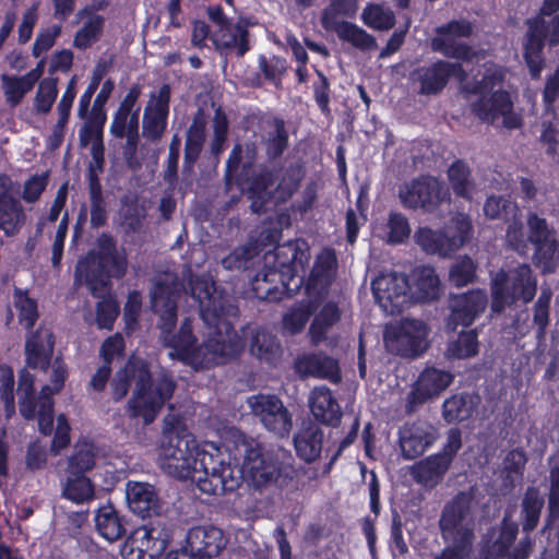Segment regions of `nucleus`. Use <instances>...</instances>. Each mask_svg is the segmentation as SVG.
I'll list each match as a JSON object with an SVG mask.
<instances>
[{"mask_svg":"<svg viewBox=\"0 0 559 559\" xmlns=\"http://www.w3.org/2000/svg\"><path fill=\"white\" fill-rule=\"evenodd\" d=\"M160 444V467L178 479H192L209 495L222 496L241 486V473L225 464V453L214 442L202 447L180 420H165Z\"/></svg>","mask_w":559,"mask_h":559,"instance_id":"obj_1","label":"nucleus"},{"mask_svg":"<svg viewBox=\"0 0 559 559\" xmlns=\"http://www.w3.org/2000/svg\"><path fill=\"white\" fill-rule=\"evenodd\" d=\"M259 146L253 140L236 143L226 160L225 179H233L239 190L250 201V210L254 214L266 212L267 205L277 199L288 201L299 189L300 169L288 167L278 178L277 171L267 164H257Z\"/></svg>","mask_w":559,"mask_h":559,"instance_id":"obj_2","label":"nucleus"},{"mask_svg":"<svg viewBox=\"0 0 559 559\" xmlns=\"http://www.w3.org/2000/svg\"><path fill=\"white\" fill-rule=\"evenodd\" d=\"M191 293L199 302L200 317L212 330L211 335L201 344L199 369H210L236 358L245 348V341L238 334L227 317L237 316L238 307L228 296L218 294L214 283L197 280Z\"/></svg>","mask_w":559,"mask_h":559,"instance_id":"obj_3","label":"nucleus"},{"mask_svg":"<svg viewBox=\"0 0 559 559\" xmlns=\"http://www.w3.org/2000/svg\"><path fill=\"white\" fill-rule=\"evenodd\" d=\"M132 382L135 388L127 404L128 415L130 418H142L144 424L150 425L174 395L177 388L174 374L170 370L163 368L153 380L150 362L142 357L131 355L111 381L115 402L127 396Z\"/></svg>","mask_w":559,"mask_h":559,"instance_id":"obj_4","label":"nucleus"},{"mask_svg":"<svg viewBox=\"0 0 559 559\" xmlns=\"http://www.w3.org/2000/svg\"><path fill=\"white\" fill-rule=\"evenodd\" d=\"M276 261L282 270L267 267L251 281L253 296L264 301H281L284 297H290L304 284L299 280L295 288L289 287V281L294 280L298 270H304L309 261V250L301 248L298 241H288L276 248Z\"/></svg>","mask_w":559,"mask_h":559,"instance_id":"obj_5","label":"nucleus"},{"mask_svg":"<svg viewBox=\"0 0 559 559\" xmlns=\"http://www.w3.org/2000/svg\"><path fill=\"white\" fill-rule=\"evenodd\" d=\"M128 270V255L123 247L118 248L117 239L110 233H102L90 250L79 262L76 271L84 276L93 295L103 290L110 278H122Z\"/></svg>","mask_w":559,"mask_h":559,"instance_id":"obj_6","label":"nucleus"},{"mask_svg":"<svg viewBox=\"0 0 559 559\" xmlns=\"http://www.w3.org/2000/svg\"><path fill=\"white\" fill-rule=\"evenodd\" d=\"M491 310L501 313L507 307L530 304L537 293V278L530 264L522 263L509 271L500 270L491 280Z\"/></svg>","mask_w":559,"mask_h":559,"instance_id":"obj_7","label":"nucleus"},{"mask_svg":"<svg viewBox=\"0 0 559 559\" xmlns=\"http://www.w3.org/2000/svg\"><path fill=\"white\" fill-rule=\"evenodd\" d=\"M472 502L469 493L459 491L444 504L438 522L443 542L474 544V525L466 522L472 514Z\"/></svg>","mask_w":559,"mask_h":559,"instance_id":"obj_8","label":"nucleus"},{"mask_svg":"<svg viewBox=\"0 0 559 559\" xmlns=\"http://www.w3.org/2000/svg\"><path fill=\"white\" fill-rule=\"evenodd\" d=\"M174 538V530L160 520L139 527L124 545L126 559H160Z\"/></svg>","mask_w":559,"mask_h":559,"instance_id":"obj_9","label":"nucleus"},{"mask_svg":"<svg viewBox=\"0 0 559 559\" xmlns=\"http://www.w3.org/2000/svg\"><path fill=\"white\" fill-rule=\"evenodd\" d=\"M427 335L428 329L423 321L405 318L399 324L386 328L383 340L390 353L415 358L427 349Z\"/></svg>","mask_w":559,"mask_h":559,"instance_id":"obj_10","label":"nucleus"},{"mask_svg":"<svg viewBox=\"0 0 559 559\" xmlns=\"http://www.w3.org/2000/svg\"><path fill=\"white\" fill-rule=\"evenodd\" d=\"M528 241L534 246L533 263L543 274L554 273L559 259V240L546 218L532 213L527 217Z\"/></svg>","mask_w":559,"mask_h":559,"instance_id":"obj_11","label":"nucleus"},{"mask_svg":"<svg viewBox=\"0 0 559 559\" xmlns=\"http://www.w3.org/2000/svg\"><path fill=\"white\" fill-rule=\"evenodd\" d=\"M399 199L407 210L435 212L442 202V186L431 176H420L399 188Z\"/></svg>","mask_w":559,"mask_h":559,"instance_id":"obj_12","label":"nucleus"},{"mask_svg":"<svg viewBox=\"0 0 559 559\" xmlns=\"http://www.w3.org/2000/svg\"><path fill=\"white\" fill-rule=\"evenodd\" d=\"M251 413L257 416L264 428L283 438L293 427L292 414L282 400L274 394H257L248 399Z\"/></svg>","mask_w":559,"mask_h":559,"instance_id":"obj_13","label":"nucleus"},{"mask_svg":"<svg viewBox=\"0 0 559 559\" xmlns=\"http://www.w3.org/2000/svg\"><path fill=\"white\" fill-rule=\"evenodd\" d=\"M471 107L483 122L492 124L502 118V126L506 129L513 130L522 127V117L513 111V102L507 91L497 90L489 96H480Z\"/></svg>","mask_w":559,"mask_h":559,"instance_id":"obj_14","label":"nucleus"},{"mask_svg":"<svg viewBox=\"0 0 559 559\" xmlns=\"http://www.w3.org/2000/svg\"><path fill=\"white\" fill-rule=\"evenodd\" d=\"M454 381V374L436 367H426L418 376L406 397L405 411L412 414L433 397L439 396Z\"/></svg>","mask_w":559,"mask_h":559,"instance_id":"obj_15","label":"nucleus"},{"mask_svg":"<svg viewBox=\"0 0 559 559\" xmlns=\"http://www.w3.org/2000/svg\"><path fill=\"white\" fill-rule=\"evenodd\" d=\"M372 292L385 311L400 312L412 301L411 284L404 273L382 274L372 282Z\"/></svg>","mask_w":559,"mask_h":559,"instance_id":"obj_16","label":"nucleus"},{"mask_svg":"<svg viewBox=\"0 0 559 559\" xmlns=\"http://www.w3.org/2000/svg\"><path fill=\"white\" fill-rule=\"evenodd\" d=\"M488 297L484 289H471L463 294L451 295L449 308L451 310L447 325L451 330L457 326H469L486 309Z\"/></svg>","mask_w":559,"mask_h":559,"instance_id":"obj_17","label":"nucleus"},{"mask_svg":"<svg viewBox=\"0 0 559 559\" xmlns=\"http://www.w3.org/2000/svg\"><path fill=\"white\" fill-rule=\"evenodd\" d=\"M421 95H438L452 76L462 79L465 71L461 63L437 60L429 66L417 68L414 73Z\"/></svg>","mask_w":559,"mask_h":559,"instance_id":"obj_18","label":"nucleus"},{"mask_svg":"<svg viewBox=\"0 0 559 559\" xmlns=\"http://www.w3.org/2000/svg\"><path fill=\"white\" fill-rule=\"evenodd\" d=\"M337 266L336 253L326 248L316 258L310 274L305 283V293L309 298L322 300L331 286Z\"/></svg>","mask_w":559,"mask_h":559,"instance_id":"obj_19","label":"nucleus"},{"mask_svg":"<svg viewBox=\"0 0 559 559\" xmlns=\"http://www.w3.org/2000/svg\"><path fill=\"white\" fill-rule=\"evenodd\" d=\"M170 97L171 88L169 84H163L157 95H151L153 106H148L145 109L143 117L142 134L145 139L152 142L162 139L167 128Z\"/></svg>","mask_w":559,"mask_h":559,"instance_id":"obj_20","label":"nucleus"},{"mask_svg":"<svg viewBox=\"0 0 559 559\" xmlns=\"http://www.w3.org/2000/svg\"><path fill=\"white\" fill-rule=\"evenodd\" d=\"M296 477L292 463L281 461L277 455L269 453L257 467H250V478L255 487L275 485L280 488L288 486Z\"/></svg>","mask_w":559,"mask_h":559,"instance_id":"obj_21","label":"nucleus"},{"mask_svg":"<svg viewBox=\"0 0 559 559\" xmlns=\"http://www.w3.org/2000/svg\"><path fill=\"white\" fill-rule=\"evenodd\" d=\"M186 543L198 559H212L226 547L224 532L214 525H199L189 528Z\"/></svg>","mask_w":559,"mask_h":559,"instance_id":"obj_22","label":"nucleus"},{"mask_svg":"<svg viewBox=\"0 0 559 559\" xmlns=\"http://www.w3.org/2000/svg\"><path fill=\"white\" fill-rule=\"evenodd\" d=\"M164 342L167 347L171 348L170 358L199 369L201 345H198L190 318H185L179 331L176 334L174 332L169 334L168 340H164Z\"/></svg>","mask_w":559,"mask_h":559,"instance_id":"obj_23","label":"nucleus"},{"mask_svg":"<svg viewBox=\"0 0 559 559\" xmlns=\"http://www.w3.org/2000/svg\"><path fill=\"white\" fill-rule=\"evenodd\" d=\"M247 119L258 120L269 130L262 138L267 162L280 159L289 147V133L285 120L280 116L252 114Z\"/></svg>","mask_w":559,"mask_h":559,"instance_id":"obj_24","label":"nucleus"},{"mask_svg":"<svg viewBox=\"0 0 559 559\" xmlns=\"http://www.w3.org/2000/svg\"><path fill=\"white\" fill-rule=\"evenodd\" d=\"M437 439L435 427L424 420L406 424L400 431V445L404 459L414 460L423 455Z\"/></svg>","mask_w":559,"mask_h":559,"instance_id":"obj_25","label":"nucleus"},{"mask_svg":"<svg viewBox=\"0 0 559 559\" xmlns=\"http://www.w3.org/2000/svg\"><path fill=\"white\" fill-rule=\"evenodd\" d=\"M323 442V429L310 418L301 420L293 437L296 455L307 464L321 457Z\"/></svg>","mask_w":559,"mask_h":559,"instance_id":"obj_26","label":"nucleus"},{"mask_svg":"<svg viewBox=\"0 0 559 559\" xmlns=\"http://www.w3.org/2000/svg\"><path fill=\"white\" fill-rule=\"evenodd\" d=\"M55 335L50 329L40 325L31 331L25 341V361L28 368L47 371L53 353Z\"/></svg>","mask_w":559,"mask_h":559,"instance_id":"obj_27","label":"nucleus"},{"mask_svg":"<svg viewBox=\"0 0 559 559\" xmlns=\"http://www.w3.org/2000/svg\"><path fill=\"white\" fill-rule=\"evenodd\" d=\"M26 215L20 199L12 194L7 178L0 176V230L11 237L24 226Z\"/></svg>","mask_w":559,"mask_h":559,"instance_id":"obj_28","label":"nucleus"},{"mask_svg":"<svg viewBox=\"0 0 559 559\" xmlns=\"http://www.w3.org/2000/svg\"><path fill=\"white\" fill-rule=\"evenodd\" d=\"M309 408L318 424L336 428L342 421V408L332 390L328 386H317L311 391Z\"/></svg>","mask_w":559,"mask_h":559,"instance_id":"obj_29","label":"nucleus"},{"mask_svg":"<svg viewBox=\"0 0 559 559\" xmlns=\"http://www.w3.org/2000/svg\"><path fill=\"white\" fill-rule=\"evenodd\" d=\"M152 310L159 316L158 329L163 340H168L177 324V302L173 297L170 288L157 283L151 296Z\"/></svg>","mask_w":559,"mask_h":559,"instance_id":"obj_30","label":"nucleus"},{"mask_svg":"<svg viewBox=\"0 0 559 559\" xmlns=\"http://www.w3.org/2000/svg\"><path fill=\"white\" fill-rule=\"evenodd\" d=\"M127 501L130 510L141 518L158 514L162 509L157 491L148 483L129 481L127 484Z\"/></svg>","mask_w":559,"mask_h":559,"instance_id":"obj_31","label":"nucleus"},{"mask_svg":"<svg viewBox=\"0 0 559 559\" xmlns=\"http://www.w3.org/2000/svg\"><path fill=\"white\" fill-rule=\"evenodd\" d=\"M296 371L319 379H328L334 383L341 380L338 361L324 353H310L298 357Z\"/></svg>","mask_w":559,"mask_h":559,"instance_id":"obj_32","label":"nucleus"},{"mask_svg":"<svg viewBox=\"0 0 559 559\" xmlns=\"http://www.w3.org/2000/svg\"><path fill=\"white\" fill-rule=\"evenodd\" d=\"M249 352L258 360L269 366H276L283 355V348L277 336L264 329H258L253 333Z\"/></svg>","mask_w":559,"mask_h":559,"instance_id":"obj_33","label":"nucleus"},{"mask_svg":"<svg viewBox=\"0 0 559 559\" xmlns=\"http://www.w3.org/2000/svg\"><path fill=\"white\" fill-rule=\"evenodd\" d=\"M450 466L448 459L436 453L416 463L412 468V475L416 483L433 488L442 481Z\"/></svg>","mask_w":559,"mask_h":559,"instance_id":"obj_34","label":"nucleus"},{"mask_svg":"<svg viewBox=\"0 0 559 559\" xmlns=\"http://www.w3.org/2000/svg\"><path fill=\"white\" fill-rule=\"evenodd\" d=\"M95 525L98 534L108 542H116L127 533L123 516L119 514L111 503L103 506L97 510Z\"/></svg>","mask_w":559,"mask_h":559,"instance_id":"obj_35","label":"nucleus"},{"mask_svg":"<svg viewBox=\"0 0 559 559\" xmlns=\"http://www.w3.org/2000/svg\"><path fill=\"white\" fill-rule=\"evenodd\" d=\"M368 492H369L370 511L374 514V518H371L369 515L365 516L361 520V531L366 537L370 554L372 556H374L376 555V543H377L374 522H376L377 518L380 515L381 502H380V481H379L377 474L373 471L370 472Z\"/></svg>","mask_w":559,"mask_h":559,"instance_id":"obj_36","label":"nucleus"},{"mask_svg":"<svg viewBox=\"0 0 559 559\" xmlns=\"http://www.w3.org/2000/svg\"><path fill=\"white\" fill-rule=\"evenodd\" d=\"M544 506L545 500L538 488L527 487L521 501L520 512L521 526L524 533L531 534L537 528Z\"/></svg>","mask_w":559,"mask_h":559,"instance_id":"obj_37","label":"nucleus"},{"mask_svg":"<svg viewBox=\"0 0 559 559\" xmlns=\"http://www.w3.org/2000/svg\"><path fill=\"white\" fill-rule=\"evenodd\" d=\"M448 180L453 193L461 199L471 201L476 189L472 169L464 159H455L448 168Z\"/></svg>","mask_w":559,"mask_h":559,"instance_id":"obj_38","label":"nucleus"},{"mask_svg":"<svg viewBox=\"0 0 559 559\" xmlns=\"http://www.w3.org/2000/svg\"><path fill=\"white\" fill-rule=\"evenodd\" d=\"M518 534L519 524L506 513L500 522L497 538L486 551L483 550L484 559H499L507 556Z\"/></svg>","mask_w":559,"mask_h":559,"instance_id":"obj_39","label":"nucleus"},{"mask_svg":"<svg viewBox=\"0 0 559 559\" xmlns=\"http://www.w3.org/2000/svg\"><path fill=\"white\" fill-rule=\"evenodd\" d=\"M440 281L431 266H423L416 273L414 290L411 289L412 301L429 302L439 298Z\"/></svg>","mask_w":559,"mask_h":559,"instance_id":"obj_40","label":"nucleus"},{"mask_svg":"<svg viewBox=\"0 0 559 559\" xmlns=\"http://www.w3.org/2000/svg\"><path fill=\"white\" fill-rule=\"evenodd\" d=\"M341 319V310L336 302H325L319 312L314 316L310 326L309 334L313 344L318 345L326 338L330 329Z\"/></svg>","mask_w":559,"mask_h":559,"instance_id":"obj_41","label":"nucleus"},{"mask_svg":"<svg viewBox=\"0 0 559 559\" xmlns=\"http://www.w3.org/2000/svg\"><path fill=\"white\" fill-rule=\"evenodd\" d=\"M61 496L76 504L88 503L95 499V485L86 475L67 474Z\"/></svg>","mask_w":559,"mask_h":559,"instance_id":"obj_42","label":"nucleus"},{"mask_svg":"<svg viewBox=\"0 0 559 559\" xmlns=\"http://www.w3.org/2000/svg\"><path fill=\"white\" fill-rule=\"evenodd\" d=\"M476 404L468 393L453 394L442 404L443 419L449 424H459L469 419L475 412Z\"/></svg>","mask_w":559,"mask_h":559,"instance_id":"obj_43","label":"nucleus"},{"mask_svg":"<svg viewBox=\"0 0 559 559\" xmlns=\"http://www.w3.org/2000/svg\"><path fill=\"white\" fill-rule=\"evenodd\" d=\"M445 240L451 252H455L469 241L473 234V225L468 215L457 213L443 227Z\"/></svg>","mask_w":559,"mask_h":559,"instance_id":"obj_44","label":"nucleus"},{"mask_svg":"<svg viewBox=\"0 0 559 559\" xmlns=\"http://www.w3.org/2000/svg\"><path fill=\"white\" fill-rule=\"evenodd\" d=\"M545 39H548L550 47L559 45V37H527V41L524 45L523 56L532 79H538L545 67V59L543 57Z\"/></svg>","mask_w":559,"mask_h":559,"instance_id":"obj_45","label":"nucleus"},{"mask_svg":"<svg viewBox=\"0 0 559 559\" xmlns=\"http://www.w3.org/2000/svg\"><path fill=\"white\" fill-rule=\"evenodd\" d=\"M13 305L17 312L19 323L27 331H33L39 319L38 302L32 298L28 290L14 288Z\"/></svg>","mask_w":559,"mask_h":559,"instance_id":"obj_46","label":"nucleus"},{"mask_svg":"<svg viewBox=\"0 0 559 559\" xmlns=\"http://www.w3.org/2000/svg\"><path fill=\"white\" fill-rule=\"evenodd\" d=\"M361 17L368 27L379 32H386L395 25L394 12L383 3H368Z\"/></svg>","mask_w":559,"mask_h":559,"instance_id":"obj_47","label":"nucleus"},{"mask_svg":"<svg viewBox=\"0 0 559 559\" xmlns=\"http://www.w3.org/2000/svg\"><path fill=\"white\" fill-rule=\"evenodd\" d=\"M547 513L542 533L552 530L559 522V463L550 467Z\"/></svg>","mask_w":559,"mask_h":559,"instance_id":"obj_48","label":"nucleus"},{"mask_svg":"<svg viewBox=\"0 0 559 559\" xmlns=\"http://www.w3.org/2000/svg\"><path fill=\"white\" fill-rule=\"evenodd\" d=\"M417 245L427 253L447 257L452 254L443 230H433L429 227H420L415 233Z\"/></svg>","mask_w":559,"mask_h":559,"instance_id":"obj_49","label":"nucleus"},{"mask_svg":"<svg viewBox=\"0 0 559 559\" xmlns=\"http://www.w3.org/2000/svg\"><path fill=\"white\" fill-rule=\"evenodd\" d=\"M459 37H431V47L435 51L441 52L444 57L461 60L473 61L476 51L463 43L457 41Z\"/></svg>","mask_w":559,"mask_h":559,"instance_id":"obj_50","label":"nucleus"},{"mask_svg":"<svg viewBox=\"0 0 559 559\" xmlns=\"http://www.w3.org/2000/svg\"><path fill=\"white\" fill-rule=\"evenodd\" d=\"M114 59L110 57L109 59L100 58L92 72L91 81L84 91V93L81 95L79 100V108H78V116L83 117L86 111L88 110L91 106V102L93 98V95L99 87L104 76L109 72V70L112 68Z\"/></svg>","mask_w":559,"mask_h":559,"instance_id":"obj_51","label":"nucleus"},{"mask_svg":"<svg viewBox=\"0 0 559 559\" xmlns=\"http://www.w3.org/2000/svg\"><path fill=\"white\" fill-rule=\"evenodd\" d=\"M341 12L330 3L321 15L322 27L326 32H334L336 35H369L366 31L358 28L353 23L340 19Z\"/></svg>","mask_w":559,"mask_h":559,"instance_id":"obj_52","label":"nucleus"},{"mask_svg":"<svg viewBox=\"0 0 559 559\" xmlns=\"http://www.w3.org/2000/svg\"><path fill=\"white\" fill-rule=\"evenodd\" d=\"M477 265L468 255L459 257L451 265L449 280L456 287H463L474 283L477 278Z\"/></svg>","mask_w":559,"mask_h":559,"instance_id":"obj_53","label":"nucleus"},{"mask_svg":"<svg viewBox=\"0 0 559 559\" xmlns=\"http://www.w3.org/2000/svg\"><path fill=\"white\" fill-rule=\"evenodd\" d=\"M58 96V79L45 78L39 82L34 98V110L39 115H47Z\"/></svg>","mask_w":559,"mask_h":559,"instance_id":"obj_54","label":"nucleus"},{"mask_svg":"<svg viewBox=\"0 0 559 559\" xmlns=\"http://www.w3.org/2000/svg\"><path fill=\"white\" fill-rule=\"evenodd\" d=\"M238 450L243 452L242 463L239 465L238 463L231 464L225 460V464H228L231 468H238L241 473V479L243 478V473H248L250 475V467H257L260 461H263L264 457L270 452H263V448L255 441H247L242 440L240 444H238ZM227 455L225 454V459Z\"/></svg>","mask_w":559,"mask_h":559,"instance_id":"obj_55","label":"nucleus"},{"mask_svg":"<svg viewBox=\"0 0 559 559\" xmlns=\"http://www.w3.org/2000/svg\"><path fill=\"white\" fill-rule=\"evenodd\" d=\"M258 62L264 79L275 86H281L283 76L288 69L286 59L278 56L266 58L264 55H260Z\"/></svg>","mask_w":559,"mask_h":559,"instance_id":"obj_56","label":"nucleus"},{"mask_svg":"<svg viewBox=\"0 0 559 559\" xmlns=\"http://www.w3.org/2000/svg\"><path fill=\"white\" fill-rule=\"evenodd\" d=\"M478 335L475 330L461 332L456 341L449 345L451 356L460 359L474 357L478 354Z\"/></svg>","mask_w":559,"mask_h":559,"instance_id":"obj_57","label":"nucleus"},{"mask_svg":"<svg viewBox=\"0 0 559 559\" xmlns=\"http://www.w3.org/2000/svg\"><path fill=\"white\" fill-rule=\"evenodd\" d=\"M317 301L318 300L310 298L307 305L292 309L283 318L284 326L292 333H299L302 331L310 317L317 309Z\"/></svg>","mask_w":559,"mask_h":559,"instance_id":"obj_58","label":"nucleus"},{"mask_svg":"<svg viewBox=\"0 0 559 559\" xmlns=\"http://www.w3.org/2000/svg\"><path fill=\"white\" fill-rule=\"evenodd\" d=\"M388 234L386 242L390 245H400L408 239L411 226L407 217L400 212H391L386 223Z\"/></svg>","mask_w":559,"mask_h":559,"instance_id":"obj_59","label":"nucleus"},{"mask_svg":"<svg viewBox=\"0 0 559 559\" xmlns=\"http://www.w3.org/2000/svg\"><path fill=\"white\" fill-rule=\"evenodd\" d=\"M551 296L550 290H542L533 307V322L537 326V337H544L549 325Z\"/></svg>","mask_w":559,"mask_h":559,"instance_id":"obj_60","label":"nucleus"},{"mask_svg":"<svg viewBox=\"0 0 559 559\" xmlns=\"http://www.w3.org/2000/svg\"><path fill=\"white\" fill-rule=\"evenodd\" d=\"M181 139L176 133L173 135L169 143L168 156L166 159V166L163 171L164 181L169 187H175L178 182V164L180 157Z\"/></svg>","mask_w":559,"mask_h":559,"instance_id":"obj_61","label":"nucleus"},{"mask_svg":"<svg viewBox=\"0 0 559 559\" xmlns=\"http://www.w3.org/2000/svg\"><path fill=\"white\" fill-rule=\"evenodd\" d=\"M78 22L84 21L82 28L75 35H102L105 19L95 13L92 7H85L76 13Z\"/></svg>","mask_w":559,"mask_h":559,"instance_id":"obj_62","label":"nucleus"},{"mask_svg":"<svg viewBox=\"0 0 559 559\" xmlns=\"http://www.w3.org/2000/svg\"><path fill=\"white\" fill-rule=\"evenodd\" d=\"M95 455L88 449H79L68 460L67 474L85 475L95 466Z\"/></svg>","mask_w":559,"mask_h":559,"instance_id":"obj_63","label":"nucleus"},{"mask_svg":"<svg viewBox=\"0 0 559 559\" xmlns=\"http://www.w3.org/2000/svg\"><path fill=\"white\" fill-rule=\"evenodd\" d=\"M145 219L144 209L139 206L136 201H131L127 204L122 212V225L126 234H138L143 228Z\"/></svg>","mask_w":559,"mask_h":559,"instance_id":"obj_64","label":"nucleus"}]
</instances>
